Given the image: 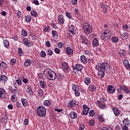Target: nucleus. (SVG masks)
Returning a JSON list of instances; mask_svg holds the SVG:
<instances>
[{"label":"nucleus","mask_w":130,"mask_h":130,"mask_svg":"<svg viewBox=\"0 0 130 130\" xmlns=\"http://www.w3.org/2000/svg\"><path fill=\"white\" fill-rule=\"evenodd\" d=\"M44 75L48 80L50 81H54L56 79V74L50 69H45L44 71Z\"/></svg>","instance_id":"nucleus-1"},{"label":"nucleus","mask_w":130,"mask_h":130,"mask_svg":"<svg viewBox=\"0 0 130 130\" xmlns=\"http://www.w3.org/2000/svg\"><path fill=\"white\" fill-rule=\"evenodd\" d=\"M111 35H112L111 33V31L109 29H104L101 34V39L102 40L104 41H106V40H109L111 38Z\"/></svg>","instance_id":"nucleus-2"},{"label":"nucleus","mask_w":130,"mask_h":130,"mask_svg":"<svg viewBox=\"0 0 130 130\" xmlns=\"http://www.w3.org/2000/svg\"><path fill=\"white\" fill-rule=\"evenodd\" d=\"M110 65L108 63L103 62L99 63L95 66L96 71H106L109 69Z\"/></svg>","instance_id":"nucleus-3"},{"label":"nucleus","mask_w":130,"mask_h":130,"mask_svg":"<svg viewBox=\"0 0 130 130\" xmlns=\"http://www.w3.org/2000/svg\"><path fill=\"white\" fill-rule=\"evenodd\" d=\"M37 114L39 117H45L46 109L44 106H39L37 109Z\"/></svg>","instance_id":"nucleus-4"},{"label":"nucleus","mask_w":130,"mask_h":130,"mask_svg":"<svg viewBox=\"0 0 130 130\" xmlns=\"http://www.w3.org/2000/svg\"><path fill=\"white\" fill-rule=\"evenodd\" d=\"M100 101H96V105L101 108V109H106V105L105 102H106V99L104 98H101L100 99Z\"/></svg>","instance_id":"nucleus-5"},{"label":"nucleus","mask_w":130,"mask_h":130,"mask_svg":"<svg viewBox=\"0 0 130 130\" xmlns=\"http://www.w3.org/2000/svg\"><path fill=\"white\" fill-rule=\"evenodd\" d=\"M80 42H81L82 44L84 45H87V46H89V44L90 42H89V40L87 38V37L83 35H80Z\"/></svg>","instance_id":"nucleus-6"},{"label":"nucleus","mask_w":130,"mask_h":130,"mask_svg":"<svg viewBox=\"0 0 130 130\" xmlns=\"http://www.w3.org/2000/svg\"><path fill=\"white\" fill-rule=\"evenodd\" d=\"M92 26L87 24L84 26L83 30L86 34H90L92 32Z\"/></svg>","instance_id":"nucleus-7"},{"label":"nucleus","mask_w":130,"mask_h":130,"mask_svg":"<svg viewBox=\"0 0 130 130\" xmlns=\"http://www.w3.org/2000/svg\"><path fill=\"white\" fill-rule=\"evenodd\" d=\"M78 106V104H76V100H70L69 103L67 104V106L68 108H73L74 107H76V106Z\"/></svg>","instance_id":"nucleus-8"},{"label":"nucleus","mask_w":130,"mask_h":130,"mask_svg":"<svg viewBox=\"0 0 130 130\" xmlns=\"http://www.w3.org/2000/svg\"><path fill=\"white\" fill-rule=\"evenodd\" d=\"M101 8L103 11V14L105 15L106 13H107V11H108V9H109V6L104 4V3H102L101 5Z\"/></svg>","instance_id":"nucleus-9"},{"label":"nucleus","mask_w":130,"mask_h":130,"mask_svg":"<svg viewBox=\"0 0 130 130\" xmlns=\"http://www.w3.org/2000/svg\"><path fill=\"white\" fill-rule=\"evenodd\" d=\"M61 68L64 72H69L70 66H69V63H68V62L63 61L61 63Z\"/></svg>","instance_id":"nucleus-10"},{"label":"nucleus","mask_w":130,"mask_h":130,"mask_svg":"<svg viewBox=\"0 0 130 130\" xmlns=\"http://www.w3.org/2000/svg\"><path fill=\"white\" fill-rule=\"evenodd\" d=\"M66 20L63 18V15L62 14H60L58 15L57 18V22L59 25H61L62 24H64Z\"/></svg>","instance_id":"nucleus-11"},{"label":"nucleus","mask_w":130,"mask_h":130,"mask_svg":"<svg viewBox=\"0 0 130 130\" xmlns=\"http://www.w3.org/2000/svg\"><path fill=\"white\" fill-rule=\"evenodd\" d=\"M82 107L83 109L82 111L83 115H88V113H89V111L90 110V108L88 107L87 105H83Z\"/></svg>","instance_id":"nucleus-12"},{"label":"nucleus","mask_w":130,"mask_h":130,"mask_svg":"<svg viewBox=\"0 0 130 130\" xmlns=\"http://www.w3.org/2000/svg\"><path fill=\"white\" fill-rule=\"evenodd\" d=\"M72 68L73 71H76V70L78 72H80L82 71V70H83V65L80 63H78V64H76L75 66H73Z\"/></svg>","instance_id":"nucleus-13"},{"label":"nucleus","mask_w":130,"mask_h":130,"mask_svg":"<svg viewBox=\"0 0 130 130\" xmlns=\"http://www.w3.org/2000/svg\"><path fill=\"white\" fill-rule=\"evenodd\" d=\"M107 91L109 94H114L115 93V88L113 85H109L107 87Z\"/></svg>","instance_id":"nucleus-14"},{"label":"nucleus","mask_w":130,"mask_h":130,"mask_svg":"<svg viewBox=\"0 0 130 130\" xmlns=\"http://www.w3.org/2000/svg\"><path fill=\"white\" fill-rule=\"evenodd\" d=\"M23 41L24 45L27 46V47H31L32 44L29 41V40H28V39L24 38L23 39Z\"/></svg>","instance_id":"nucleus-15"},{"label":"nucleus","mask_w":130,"mask_h":130,"mask_svg":"<svg viewBox=\"0 0 130 130\" xmlns=\"http://www.w3.org/2000/svg\"><path fill=\"white\" fill-rule=\"evenodd\" d=\"M69 31L70 33H72V35H76V27L73 25H71L69 26Z\"/></svg>","instance_id":"nucleus-16"},{"label":"nucleus","mask_w":130,"mask_h":130,"mask_svg":"<svg viewBox=\"0 0 130 130\" xmlns=\"http://www.w3.org/2000/svg\"><path fill=\"white\" fill-rule=\"evenodd\" d=\"M0 98L1 99L6 98V90L3 88H0Z\"/></svg>","instance_id":"nucleus-17"},{"label":"nucleus","mask_w":130,"mask_h":130,"mask_svg":"<svg viewBox=\"0 0 130 130\" xmlns=\"http://www.w3.org/2000/svg\"><path fill=\"white\" fill-rule=\"evenodd\" d=\"M8 81V77L5 75H2L0 76V83L3 82L4 84L6 83V82Z\"/></svg>","instance_id":"nucleus-18"},{"label":"nucleus","mask_w":130,"mask_h":130,"mask_svg":"<svg viewBox=\"0 0 130 130\" xmlns=\"http://www.w3.org/2000/svg\"><path fill=\"white\" fill-rule=\"evenodd\" d=\"M122 90L124 91L125 94H130V90L126 85H122Z\"/></svg>","instance_id":"nucleus-19"},{"label":"nucleus","mask_w":130,"mask_h":130,"mask_svg":"<svg viewBox=\"0 0 130 130\" xmlns=\"http://www.w3.org/2000/svg\"><path fill=\"white\" fill-rule=\"evenodd\" d=\"M113 111L115 116H118L120 114V111L115 107L113 108Z\"/></svg>","instance_id":"nucleus-20"},{"label":"nucleus","mask_w":130,"mask_h":130,"mask_svg":"<svg viewBox=\"0 0 130 130\" xmlns=\"http://www.w3.org/2000/svg\"><path fill=\"white\" fill-rule=\"evenodd\" d=\"M70 118H72V119H76L77 118V117L78 116V114L76 112H71V113L69 114Z\"/></svg>","instance_id":"nucleus-21"},{"label":"nucleus","mask_w":130,"mask_h":130,"mask_svg":"<svg viewBox=\"0 0 130 130\" xmlns=\"http://www.w3.org/2000/svg\"><path fill=\"white\" fill-rule=\"evenodd\" d=\"M123 64L125 68H126V70H129L130 69V64L129 62L127 60H123Z\"/></svg>","instance_id":"nucleus-22"},{"label":"nucleus","mask_w":130,"mask_h":130,"mask_svg":"<svg viewBox=\"0 0 130 130\" xmlns=\"http://www.w3.org/2000/svg\"><path fill=\"white\" fill-rule=\"evenodd\" d=\"M0 68L2 70H6V69H8V65H7V63L5 61H2L0 63Z\"/></svg>","instance_id":"nucleus-23"},{"label":"nucleus","mask_w":130,"mask_h":130,"mask_svg":"<svg viewBox=\"0 0 130 130\" xmlns=\"http://www.w3.org/2000/svg\"><path fill=\"white\" fill-rule=\"evenodd\" d=\"M31 63H32V61H31V59H27L24 62V67H30V66H31Z\"/></svg>","instance_id":"nucleus-24"},{"label":"nucleus","mask_w":130,"mask_h":130,"mask_svg":"<svg viewBox=\"0 0 130 130\" xmlns=\"http://www.w3.org/2000/svg\"><path fill=\"white\" fill-rule=\"evenodd\" d=\"M93 46H98L99 45V41L97 38H94L92 40Z\"/></svg>","instance_id":"nucleus-25"},{"label":"nucleus","mask_w":130,"mask_h":130,"mask_svg":"<svg viewBox=\"0 0 130 130\" xmlns=\"http://www.w3.org/2000/svg\"><path fill=\"white\" fill-rule=\"evenodd\" d=\"M74 52V51L72 50V48L71 47H67L66 48V53L67 54H69V55H72Z\"/></svg>","instance_id":"nucleus-26"},{"label":"nucleus","mask_w":130,"mask_h":130,"mask_svg":"<svg viewBox=\"0 0 130 130\" xmlns=\"http://www.w3.org/2000/svg\"><path fill=\"white\" fill-rule=\"evenodd\" d=\"M80 59L82 61V62H83V63H87V57H86V56L84 55H82L80 56Z\"/></svg>","instance_id":"nucleus-27"},{"label":"nucleus","mask_w":130,"mask_h":130,"mask_svg":"<svg viewBox=\"0 0 130 130\" xmlns=\"http://www.w3.org/2000/svg\"><path fill=\"white\" fill-rule=\"evenodd\" d=\"M40 85L42 89H46V82L43 81H40L39 82Z\"/></svg>","instance_id":"nucleus-28"},{"label":"nucleus","mask_w":130,"mask_h":130,"mask_svg":"<svg viewBox=\"0 0 130 130\" xmlns=\"http://www.w3.org/2000/svg\"><path fill=\"white\" fill-rule=\"evenodd\" d=\"M98 75L99 77H100V78H104V76H105V73H104L105 71H98Z\"/></svg>","instance_id":"nucleus-29"},{"label":"nucleus","mask_w":130,"mask_h":130,"mask_svg":"<svg viewBox=\"0 0 130 130\" xmlns=\"http://www.w3.org/2000/svg\"><path fill=\"white\" fill-rule=\"evenodd\" d=\"M88 89L90 92H94L96 90V86L93 84L90 85L88 87Z\"/></svg>","instance_id":"nucleus-30"},{"label":"nucleus","mask_w":130,"mask_h":130,"mask_svg":"<svg viewBox=\"0 0 130 130\" xmlns=\"http://www.w3.org/2000/svg\"><path fill=\"white\" fill-rule=\"evenodd\" d=\"M52 35L54 39H57L58 37V33L55 30L52 31Z\"/></svg>","instance_id":"nucleus-31"},{"label":"nucleus","mask_w":130,"mask_h":130,"mask_svg":"<svg viewBox=\"0 0 130 130\" xmlns=\"http://www.w3.org/2000/svg\"><path fill=\"white\" fill-rule=\"evenodd\" d=\"M3 44H4L5 47L6 48H9L10 47V42L8 40H4L3 41Z\"/></svg>","instance_id":"nucleus-32"},{"label":"nucleus","mask_w":130,"mask_h":130,"mask_svg":"<svg viewBox=\"0 0 130 130\" xmlns=\"http://www.w3.org/2000/svg\"><path fill=\"white\" fill-rule=\"evenodd\" d=\"M50 30V27L48 25H44L43 27V32L45 33L49 32Z\"/></svg>","instance_id":"nucleus-33"},{"label":"nucleus","mask_w":130,"mask_h":130,"mask_svg":"<svg viewBox=\"0 0 130 130\" xmlns=\"http://www.w3.org/2000/svg\"><path fill=\"white\" fill-rule=\"evenodd\" d=\"M21 103L24 107H26L28 105V101L25 99H21Z\"/></svg>","instance_id":"nucleus-34"},{"label":"nucleus","mask_w":130,"mask_h":130,"mask_svg":"<svg viewBox=\"0 0 130 130\" xmlns=\"http://www.w3.org/2000/svg\"><path fill=\"white\" fill-rule=\"evenodd\" d=\"M84 82L86 85H89L91 83V78L89 77H85L84 79Z\"/></svg>","instance_id":"nucleus-35"},{"label":"nucleus","mask_w":130,"mask_h":130,"mask_svg":"<svg viewBox=\"0 0 130 130\" xmlns=\"http://www.w3.org/2000/svg\"><path fill=\"white\" fill-rule=\"evenodd\" d=\"M123 124H125V125H130V121L129 120L128 118H125L123 120Z\"/></svg>","instance_id":"nucleus-36"},{"label":"nucleus","mask_w":130,"mask_h":130,"mask_svg":"<svg viewBox=\"0 0 130 130\" xmlns=\"http://www.w3.org/2000/svg\"><path fill=\"white\" fill-rule=\"evenodd\" d=\"M111 40L114 43H117L118 42V38L117 37H112Z\"/></svg>","instance_id":"nucleus-37"},{"label":"nucleus","mask_w":130,"mask_h":130,"mask_svg":"<svg viewBox=\"0 0 130 130\" xmlns=\"http://www.w3.org/2000/svg\"><path fill=\"white\" fill-rule=\"evenodd\" d=\"M122 37L123 39H124V40H126V39H127V38H128V33L123 32L122 34Z\"/></svg>","instance_id":"nucleus-38"},{"label":"nucleus","mask_w":130,"mask_h":130,"mask_svg":"<svg viewBox=\"0 0 130 130\" xmlns=\"http://www.w3.org/2000/svg\"><path fill=\"white\" fill-rule=\"evenodd\" d=\"M26 92L30 96H31V95H33V90L32 89V88L31 87L27 88L26 89Z\"/></svg>","instance_id":"nucleus-39"},{"label":"nucleus","mask_w":130,"mask_h":130,"mask_svg":"<svg viewBox=\"0 0 130 130\" xmlns=\"http://www.w3.org/2000/svg\"><path fill=\"white\" fill-rule=\"evenodd\" d=\"M99 119L100 121L102 122H104L105 121V119H104V115L101 114L99 116Z\"/></svg>","instance_id":"nucleus-40"},{"label":"nucleus","mask_w":130,"mask_h":130,"mask_svg":"<svg viewBox=\"0 0 130 130\" xmlns=\"http://www.w3.org/2000/svg\"><path fill=\"white\" fill-rule=\"evenodd\" d=\"M30 14L31 16L35 18H37V17H38V14H37V12H36V11H31L30 12Z\"/></svg>","instance_id":"nucleus-41"},{"label":"nucleus","mask_w":130,"mask_h":130,"mask_svg":"<svg viewBox=\"0 0 130 130\" xmlns=\"http://www.w3.org/2000/svg\"><path fill=\"white\" fill-rule=\"evenodd\" d=\"M25 20L26 23H30V22H31V17L30 15H27L25 18Z\"/></svg>","instance_id":"nucleus-42"},{"label":"nucleus","mask_w":130,"mask_h":130,"mask_svg":"<svg viewBox=\"0 0 130 130\" xmlns=\"http://www.w3.org/2000/svg\"><path fill=\"white\" fill-rule=\"evenodd\" d=\"M18 54L20 55V56H23L24 55V52L23 51V50L21 48H19L18 49Z\"/></svg>","instance_id":"nucleus-43"},{"label":"nucleus","mask_w":130,"mask_h":130,"mask_svg":"<svg viewBox=\"0 0 130 130\" xmlns=\"http://www.w3.org/2000/svg\"><path fill=\"white\" fill-rule=\"evenodd\" d=\"M43 104L45 106H50L51 103L49 101V100H45L44 101Z\"/></svg>","instance_id":"nucleus-44"},{"label":"nucleus","mask_w":130,"mask_h":130,"mask_svg":"<svg viewBox=\"0 0 130 130\" xmlns=\"http://www.w3.org/2000/svg\"><path fill=\"white\" fill-rule=\"evenodd\" d=\"M40 55L41 57H43V58H45L46 57V52L43 50H42L40 52Z\"/></svg>","instance_id":"nucleus-45"},{"label":"nucleus","mask_w":130,"mask_h":130,"mask_svg":"<svg viewBox=\"0 0 130 130\" xmlns=\"http://www.w3.org/2000/svg\"><path fill=\"white\" fill-rule=\"evenodd\" d=\"M38 94L39 96H40V97H42V96H43V94H44L43 90L40 88V89L38 90Z\"/></svg>","instance_id":"nucleus-46"},{"label":"nucleus","mask_w":130,"mask_h":130,"mask_svg":"<svg viewBox=\"0 0 130 130\" xmlns=\"http://www.w3.org/2000/svg\"><path fill=\"white\" fill-rule=\"evenodd\" d=\"M21 34L22 36H27L28 35V31L25 29H22L21 32Z\"/></svg>","instance_id":"nucleus-47"},{"label":"nucleus","mask_w":130,"mask_h":130,"mask_svg":"<svg viewBox=\"0 0 130 130\" xmlns=\"http://www.w3.org/2000/svg\"><path fill=\"white\" fill-rule=\"evenodd\" d=\"M16 62H17V59H16V58H12L10 60V63L12 66H15V64H16Z\"/></svg>","instance_id":"nucleus-48"},{"label":"nucleus","mask_w":130,"mask_h":130,"mask_svg":"<svg viewBox=\"0 0 130 130\" xmlns=\"http://www.w3.org/2000/svg\"><path fill=\"white\" fill-rule=\"evenodd\" d=\"M120 56H125V50H120L119 52Z\"/></svg>","instance_id":"nucleus-49"},{"label":"nucleus","mask_w":130,"mask_h":130,"mask_svg":"<svg viewBox=\"0 0 130 130\" xmlns=\"http://www.w3.org/2000/svg\"><path fill=\"white\" fill-rule=\"evenodd\" d=\"M57 78H58L59 80H61L64 78V75H63L62 74L59 73L57 75Z\"/></svg>","instance_id":"nucleus-50"},{"label":"nucleus","mask_w":130,"mask_h":130,"mask_svg":"<svg viewBox=\"0 0 130 130\" xmlns=\"http://www.w3.org/2000/svg\"><path fill=\"white\" fill-rule=\"evenodd\" d=\"M119 87V88L117 89V92L121 94V93H122V85H120Z\"/></svg>","instance_id":"nucleus-51"},{"label":"nucleus","mask_w":130,"mask_h":130,"mask_svg":"<svg viewBox=\"0 0 130 130\" xmlns=\"http://www.w3.org/2000/svg\"><path fill=\"white\" fill-rule=\"evenodd\" d=\"M66 17L68 18V19H73V16L70 12H66Z\"/></svg>","instance_id":"nucleus-52"},{"label":"nucleus","mask_w":130,"mask_h":130,"mask_svg":"<svg viewBox=\"0 0 130 130\" xmlns=\"http://www.w3.org/2000/svg\"><path fill=\"white\" fill-rule=\"evenodd\" d=\"M16 82L17 83V85L18 86H21L22 85V80H21V79L18 78L16 79Z\"/></svg>","instance_id":"nucleus-53"},{"label":"nucleus","mask_w":130,"mask_h":130,"mask_svg":"<svg viewBox=\"0 0 130 130\" xmlns=\"http://www.w3.org/2000/svg\"><path fill=\"white\" fill-rule=\"evenodd\" d=\"M8 122V118L7 117H4V118H2L1 119V122L2 123H7V122Z\"/></svg>","instance_id":"nucleus-54"},{"label":"nucleus","mask_w":130,"mask_h":130,"mask_svg":"<svg viewBox=\"0 0 130 130\" xmlns=\"http://www.w3.org/2000/svg\"><path fill=\"white\" fill-rule=\"evenodd\" d=\"M89 116H94L95 115V111L91 110L89 113Z\"/></svg>","instance_id":"nucleus-55"},{"label":"nucleus","mask_w":130,"mask_h":130,"mask_svg":"<svg viewBox=\"0 0 130 130\" xmlns=\"http://www.w3.org/2000/svg\"><path fill=\"white\" fill-rule=\"evenodd\" d=\"M89 124L91 125V126H93L95 124V120L94 119L90 120L89 121Z\"/></svg>","instance_id":"nucleus-56"},{"label":"nucleus","mask_w":130,"mask_h":130,"mask_svg":"<svg viewBox=\"0 0 130 130\" xmlns=\"http://www.w3.org/2000/svg\"><path fill=\"white\" fill-rule=\"evenodd\" d=\"M72 89H73V91H74V92L76 91H77V90H80V89H79V86H78V85H74V86H73Z\"/></svg>","instance_id":"nucleus-57"},{"label":"nucleus","mask_w":130,"mask_h":130,"mask_svg":"<svg viewBox=\"0 0 130 130\" xmlns=\"http://www.w3.org/2000/svg\"><path fill=\"white\" fill-rule=\"evenodd\" d=\"M51 25L52 28H54L55 29H57V26H56V24L54 23V22L53 20L51 22Z\"/></svg>","instance_id":"nucleus-58"},{"label":"nucleus","mask_w":130,"mask_h":130,"mask_svg":"<svg viewBox=\"0 0 130 130\" xmlns=\"http://www.w3.org/2000/svg\"><path fill=\"white\" fill-rule=\"evenodd\" d=\"M28 123H29V119L27 118L25 119L23 121L24 125H28Z\"/></svg>","instance_id":"nucleus-59"},{"label":"nucleus","mask_w":130,"mask_h":130,"mask_svg":"<svg viewBox=\"0 0 130 130\" xmlns=\"http://www.w3.org/2000/svg\"><path fill=\"white\" fill-rule=\"evenodd\" d=\"M12 93H13L14 94H17V93H19V90H18V89H12L11 90Z\"/></svg>","instance_id":"nucleus-60"},{"label":"nucleus","mask_w":130,"mask_h":130,"mask_svg":"<svg viewBox=\"0 0 130 130\" xmlns=\"http://www.w3.org/2000/svg\"><path fill=\"white\" fill-rule=\"evenodd\" d=\"M127 29H128V26L127 25V24L123 25V26H122V29L124 31H126Z\"/></svg>","instance_id":"nucleus-61"},{"label":"nucleus","mask_w":130,"mask_h":130,"mask_svg":"<svg viewBox=\"0 0 130 130\" xmlns=\"http://www.w3.org/2000/svg\"><path fill=\"white\" fill-rule=\"evenodd\" d=\"M79 130H85V125L84 124H80Z\"/></svg>","instance_id":"nucleus-62"},{"label":"nucleus","mask_w":130,"mask_h":130,"mask_svg":"<svg viewBox=\"0 0 130 130\" xmlns=\"http://www.w3.org/2000/svg\"><path fill=\"white\" fill-rule=\"evenodd\" d=\"M57 45L58 48H62L63 47V43L62 42L58 43Z\"/></svg>","instance_id":"nucleus-63"},{"label":"nucleus","mask_w":130,"mask_h":130,"mask_svg":"<svg viewBox=\"0 0 130 130\" xmlns=\"http://www.w3.org/2000/svg\"><path fill=\"white\" fill-rule=\"evenodd\" d=\"M17 16L18 18H22V12L18 11L17 13Z\"/></svg>","instance_id":"nucleus-64"}]
</instances>
